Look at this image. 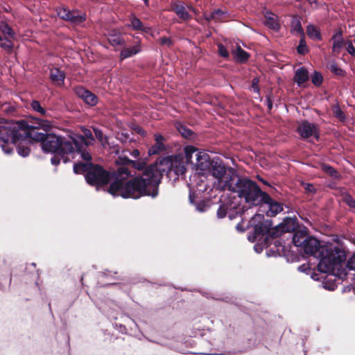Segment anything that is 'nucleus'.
<instances>
[{
  "mask_svg": "<svg viewBox=\"0 0 355 355\" xmlns=\"http://www.w3.org/2000/svg\"><path fill=\"white\" fill-rule=\"evenodd\" d=\"M346 49L352 56L355 57V47L351 41L347 42Z\"/></svg>",
  "mask_w": 355,
  "mask_h": 355,
  "instance_id": "49",
  "label": "nucleus"
},
{
  "mask_svg": "<svg viewBox=\"0 0 355 355\" xmlns=\"http://www.w3.org/2000/svg\"><path fill=\"white\" fill-rule=\"evenodd\" d=\"M339 40H343V31L341 30L336 31V33L334 34L331 38V40L333 42L339 41Z\"/></svg>",
  "mask_w": 355,
  "mask_h": 355,
  "instance_id": "50",
  "label": "nucleus"
},
{
  "mask_svg": "<svg viewBox=\"0 0 355 355\" xmlns=\"http://www.w3.org/2000/svg\"><path fill=\"white\" fill-rule=\"evenodd\" d=\"M126 151H122V154L118 157L115 162L119 166L114 172L115 180L112 182L107 191L113 196H121L123 198H132V197H124L125 188L127 183L130 180H128L131 176L129 168H132L138 171L146 170L147 168L146 159L139 158L137 160H132L125 155Z\"/></svg>",
  "mask_w": 355,
  "mask_h": 355,
  "instance_id": "3",
  "label": "nucleus"
},
{
  "mask_svg": "<svg viewBox=\"0 0 355 355\" xmlns=\"http://www.w3.org/2000/svg\"><path fill=\"white\" fill-rule=\"evenodd\" d=\"M92 165L93 163L91 162V160L86 161V162H77L73 165V172L76 174H84L85 176L88 171L91 169Z\"/></svg>",
  "mask_w": 355,
  "mask_h": 355,
  "instance_id": "27",
  "label": "nucleus"
},
{
  "mask_svg": "<svg viewBox=\"0 0 355 355\" xmlns=\"http://www.w3.org/2000/svg\"><path fill=\"white\" fill-rule=\"evenodd\" d=\"M267 106L269 110H271L272 107V102L270 98L267 99Z\"/></svg>",
  "mask_w": 355,
  "mask_h": 355,
  "instance_id": "56",
  "label": "nucleus"
},
{
  "mask_svg": "<svg viewBox=\"0 0 355 355\" xmlns=\"http://www.w3.org/2000/svg\"><path fill=\"white\" fill-rule=\"evenodd\" d=\"M328 68L331 72L336 76L345 77L346 75L345 71L338 67V64L335 61H332L329 63Z\"/></svg>",
  "mask_w": 355,
  "mask_h": 355,
  "instance_id": "35",
  "label": "nucleus"
},
{
  "mask_svg": "<svg viewBox=\"0 0 355 355\" xmlns=\"http://www.w3.org/2000/svg\"><path fill=\"white\" fill-rule=\"evenodd\" d=\"M185 157L187 162L193 164V157L195 158L200 153L198 148L193 146H187L184 148Z\"/></svg>",
  "mask_w": 355,
  "mask_h": 355,
  "instance_id": "31",
  "label": "nucleus"
},
{
  "mask_svg": "<svg viewBox=\"0 0 355 355\" xmlns=\"http://www.w3.org/2000/svg\"><path fill=\"white\" fill-rule=\"evenodd\" d=\"M88 144L89 143H87L81 135L73 133L66 138L55 134L47 133L41 145L44 151L64 157L75 151L83 152L82 148Z\"/></svg>",
  "mask_w": 355,
  "mask_h": 355,
  "instance_id": "4",
  "label": "nucleus"
},
{
  "mask_svg": "<svg viewBox=\"0 0 355 355\" xmlns=\"http://www.w3.org/2000/svg\"><path fill=\"white\" fill-rule=\"evenodd\" d=\"M50 79L58 86L64 85L65 73L60 69L53 67L50 69Z\"/></svg>",
  "mask_w": 355,
  "mask_h": 355,
  "instance_id": "21",
  "label": "nucleus"
},
{
  "mask_svg": "<svg viewBox=\"0 0 355 355\" xmlns=\"http://www.w3.org/2000/svg\"><path fill=\"white\" fill-rule=\"evenodd\" d=\"M12 129H7L1 132L0 137V146L6 154H10L12 152L14 148L19 155L21 157H27L30 152V141L24 137L10 138L11 134L10 131Z\"/></svg>",
  "mask_w": 355,
  "mask_h": 355,
  "instance_id": "7",
  "label": "nucleus"
},
{
  "mask_svg": "<svg viewBox=\"0 0 355 355\" xmlns=\"http://www.w3.org/2000/svg\"><path fill=\"white\" fill-rule=\"evenodd\" d=\"M218 53L221 57H223L224 58H229V56H230L229 52L227 50L226 47L223 44L219 43L218 44Z\"/></svg>",
  "mask_w": 355,
  "mask_h": 355,
  "instance_id": "46",
  "label": "nucleus"
},
{
  "mask_svg": "<svg viewBox=\"0 0 355 355\" xmlns=\"http://www.w3.org/2000/svg\"><path fill=\"white\" fill-rule=\"evenodd\" d=\"M266 21L264 24L270 29L273 30L275 31H278L280 29V24L277 19V16L271 12H267V15L265 16Z\"/></svg>",
  "mask_w": 355,
  "mask_h": 355,
  "instance_id": "23",
  "label": "nucleus"
},
{
  "mask_svg": "<svg viewBox=\"0 0 355 355\" xmlns=\"http://www.w3.org/2000/svg\"><path fill=\"white\" fill-rule=\"evenodd\" d=\"M306 34L308 37L312 40L321 41L322 37L320 31L314 25L310 24L306 27Z\"/></svg>",
  "mask_w": 355,
  "mask_h": 355,
  "instance_id": "30",
  "label": "nucleus"
},
{
  "mask_svg": "<svg viewBox=\"0 0 355 355\" xmlns=\"http://www.w3.org/2000/svg\"><path fill=\"white\" fill-rule=\"evenodd\" d=\"M342 200L347 205H348L350 208H355V200L353 197L348 193H345L342 194Z\"/></svg>",
  "mask_w": 355,
  "mask_h": 355,
  "instance_id": "41",
  "label": "nucleus"
},
{
  "mask_svg": "<svg viewBox=\"0 0 355 355\" xmlns=\"http://www.w3.org/2000/svg\"><path fill=\"white\" fill-rule=\"evenodd\" d=\"M259 80L257 78H254L252 83V88L254 92H259V88L258 86Z\"/></svg>",
  "mask_w": 355,
  "mask_h": 355,
  "instance_id": "53",
  "label": "nucleus"
},
{
  "mask_svg": "<svg viewBox=\"0 0 355 355\" xmlns=\"http://www.w3.org/2000/svg\"><path fill=\"white\" fill-rule=\"evenodd\" d=\"M56 12L58 16L65 21L71 24L79 25L87 19V15L78 9L70 10L67 6L62 5L57 7Z\"/></svg>",
  "mask_w": 355,
  "mask_h": 355,
  "instance_id": "11",
  "label": "nucleus"
},
{
  "mask_svg": "<svg viewBox=\"0 0 355 355\" xmlns=\"http://www.w3.org/2000/svg\"><path fill=\"white\" fill-rule=\"evenodd\" d=\"M232 54L236 62L240 64L245 63L250 57V53L243 50L240 46H237L236 50L232 52Z\"/></svg>",
  "mask_w": 355,
  "mask_h": 355,
  "instance_id": "26",
  "label": "nucleus"
},
{
  "mask_svg": "<svg viewBox=\"0 0 355 355\" xmlns=\"http://www.w3.org/2000/svg\"><path fill=\"white\" fill-rule=\"evenodd\" d=\"M259 180L261 181L263 184L270 186L269 183L261 178H258Z\"/></svg>",
  "mask_w": 355,
  "mask_h": 355,
  "instance_id": "57",
  "label": "nucleus"
},
{
  "mask_svg": "<svg viewBox=\"0 0 355 355\" xmlns=\"http://www.w3.org/2000/svg\"><path fill=\"white\" fill-rule=\"evenodd\" d=\"M51 163L54 165H58L60 163V159L56 157H53L51 158Z\"/></svg>",
  "mask_w": 355,
  "mask_h": 355,
  "instance_id": "55",
  "label": "nucleus"
},
{
  "mask_svg": "<svg viewBox=\"0 0 355 355\" xmlns=\"http://www.w3.org/2000/svg\"><path fill=\"white\" fill-rule=\"evenodd\" d=\"M236 229L240 232H244L245 230L241 223H238L236 226Z\"/></svg>",
  "mask_w": 355,
  "mask_h": 355,
  "instance_id": "54",
  "label": "nucleus"
},
{
  "mask_svg": "<svg viewBox=\"0 0 355 355\" xmlns=\"http://www.w3.org/2000/svg\"><path fill=\"white\" fill-rule=\"evenodd\" d=\"M51 127V121L48 119L35 118L31 124L21 120L12 126L14 130L10 131L12 135L10 138L21 137L28 140L31 139L35 141H40L42 144Z\"/></svg>",
  "mask_w": 355,
  "mask_h": 355,
  "instance_id": "5",
  "label": "nucleus"
},
{
  "mask_svg": "<svg viewBox=\"0 0 355 355\" xmlns=\"http://www.w3.org/2000/svg\"><path fill=\"white\" fill-rule=\"evenodd\" d=\"M297 52L298 54L304 55L309 52V49L305 41V35L300 36L299 44L297 46Z\"/></svg>",
  "mask_w": 355,
  "mask_h": 355,
  "instance_id": "38",
  "label": "nucleus"
},
{
  "mask_svg": "<svg viewBox=\"0 0 355 355\" xmlns=\"http://www.w3.org/2000/svg\"><path fill=\"white\" fill-rule=\"evenodd\" d=\"M345 260L342 262L338 268L335 270L334 273H332L333 275H336L338 276L344 275L345 276L347 275V272L345 271L346 269H347L349 271L354 270L355 271V254H353L347 261L346 263V268L345 269H343L340 272V268L343 266V264L345 263Z\"/></svg>",
  "mask_w": 355,
  "mask_h": 355,
  "instance_id": "24",
  "label": "nucleus"
},
{
  "mask_svg": "<svg viewBox=\"0 0 355 355\" xmlns=\"http://www.w3.org/2000/svg\"><path fill=\"white\" fill-rule=\"evenodd\" d=\"M144 1L146 6L148 5V0H144Z\"/></svg>",
  "mask_w": 355,
  "mask_h": 355,
  "instance_id": "60",
  "label": "nucleus"
},
{
  "mask_svg": "<svg viewBox=\"0 0 355 355\" xmlns=\"http://www.w3.org/2000/svg\"><path fill=\"white\" fill-rule=\"evenodd\" d=\"M155 144L148 149L150 156L158 155L162 152L166 150V146L164 144L166 139L162 135H155Z\"/></svg>",
  "mask_w": 355,
  "mask_h": 355,
  "instance_id": "18",
  "label": "nucleus"
},
{
  "mask_svg": "<svg viewBox=\"0 0 355 355\" xmlns=\"http://www.w3.org/2000/svg\"><path fill=\"white\" fill-rule=\"evenodd\" d=\"M304 189L306 191H309L310 193H315L316 192V189L315 188V187L311 184H309V183H306L304 184Z\"/></svg>",
  "mask_w": 355,
  "mask_h": 355,
  "instance_id": "51",
  "label": "nucleus"
},
{
  "mask_svg": "<svg viewBox=\"0 0 355 355\" xmlns=\"http://www.w3.org/2000/svg\"><path fill=\"white\" fill-rule=\"evenodd\" d=\"M141 51V46L139 44L134 45L129 48H124L121 50L120 53L121 60H124L135 55Z\"/></svg>",
  "mask_w": 355,
  "mask_h": 355,
  "instance_id": "28",
  "label": "nucleus"
},
{
  "mask_svg": "<svg viewBox=\"0 0 355 355\" xmlns=\"http://www.w3.org/2000/svg\"><path fill=\"white\" fill-rule=\"evenodd\" d=\"M209 171L218 180L219 184H221L222 190H227L229 185L237 175L234 168L225 166L220 159H213Z\"/></svg>",
  "mask_w": 355,
  "mask_h": 355,
  "instance_id": "8",
  "label": "nucleus"
},
{
  "mask_svg": "<svg viewBox=\"0 0 355 355\" xmlns=\"http://www.w3.org/2000/svg\"><path fill=\"white\" fill-rule=\"evenodd\" d=\"M309 236L304 231H296L293 234L292 243L297 247L302 248L304 242L307 240Z\"/></svg>",
  "mask_w": 355,
  "mask_h": 355,
  "instance_id": "25",
  "label": "nucleus"
},
{
  "mask_svg": "<svg viewBox=\"0 0 355 355\" xmlns=\"http://www.w3.org/2000/svg\"><path fill=\"white\" fill-rule=\"evenodd\" d=\"M108 41L112 46L121 45L123 42V38L120 35L113 34L110 35Z\"/></svg>",
  "mask_w": 355,
  "mask_h": 355,
  "instance_id": "42",
  "label": "nucleus"
},
{
  "mask_svg": "<svg viewBox=\"0 0 355 355\" xmlns=\"http://www.w3.org/2000/svg\"><path fill=\"white\" fill-rule=\"evenodd\" d=\"M196 167L200 171H209L213 163V160L210 159L209 155L202 152L196 157Z\"/></svg>",
  "mask_w": 355,
  "mask_h": 355,
  "instance_id": "19",
  "label": "nucleus"
},
{
  "mask_svg": "<svg viewBox=\"0 0 355 355\" xmlns=\"http://www.w3.org/2000/svg\"><path fill=\"white\" fill-rule=\"evenodd\" d=\"M259 206L264 209L266 216L269 217H274L284 210L283 203L275 200L266 192L260 199Z\"/></svg>",
  "mask_w": 355,
  "mask_h": 355,
  "instance_id": "13",
  "label": "nucleus"
},
{
  "mask_svg": "<svg viewBox=\"0 0 355 355\" xmlns=\"http://www.w3.org/2000/svg\"><path fill=\"white\" fill-rule=\"evenodd\" d=\"M345 44V41L343 40H339V41L333 42L332 46V51L334 53L339 54L341 49L343 47Z\"/></svg>",
  "mask_w": 355,
  "mask_h": 355,
  "instance_id": "44",
  "label": "nucleus"
},
{
  "mask_svg": "<svg viewBox=\"0 0 355 355\" xmlns=\"http://www.w3.org/2000/svg\"><path fill=\"white\" fill-rule=\"evenodd\" d=\"M0 46L8 54H11L13 52L14 44L9 37L0 35Z\"/></svg>",
  "mask_w": 355,
  "mask_h": 355,
  "instance_id": "32",
  "label": "nucleus"
},
{
  "mask_svg": "<svg viewBox=\"0 0 355 355\" xmlns=\"http://www.w3.org/2000/svg\"><path fill=\"white\" fill-rule=\"evenodd\" d=\"M190 9H191V10H193V11H195V9H194L193 8H192V7H191V8H190Z\"/></svg>",
  "mask_w": 355,
  "mask_h": 355,
  "instance_id": "62",
  "label": "nucleus"
},
{
  "mask_svg": "<svg viewBox=\"0 0 355 355\" xmlns=\"http://www.w3.org/2000/svg\"><path fill=\"white\" fill-rule=\"evenodd\" d=\"M112 178V173L97 164H93L85 175L86 182L92 187H95L97 190L107 185Z\"/></svg>",
  "mask_w": 355,
  "mask_h": 355,
  "instance_id": "9",
  "label": "nucleus"
},
{
  "mask_svg": "<svg viewBox=\"0 0 355 355\" xmlns=\"http://www.w3.org/2000/svg\"><path fill=\"white\" fill-rule=\"evenodd\" d=\"M94 132L96 136V137L98 139V141L101 142H103L104 140H107V137L106 136H104L102 130L98 129V128H94Z\"/></svg>",
  "mask_w": 355,
  "mask_h": 355,
  "instance_id": "47",
  "label": "nucleus"
},
{
  "mask_svg": "<svg viewBox=\"0 0 355 355\" xmlns=\"http://www.w3.org/2000/svg\"><path fill=\"white\" fill-rule=\"evenodd\" d=\"M297 132L300 137L306 139L311 137H314L317 141L320 139L319 129L315 123H310L305 120L303 121L297 128Z\"/></svg>",
  "mask_w": 355,
  "mask_h": 355,
  "instance_id": "14",
  "label": "nucleus"
},
{
  "mask_svg": "<svg viewBox=\"0 0 355 355\" xmlns=\"http://www.w3.org/2000/svg\"><path fill=\"white\" fill-rule=\"evenodd\" d=\"M171 10H173L181 19L184 21H189L191 19V15L186 10L185 6L182 3H174L171 6Z\"/></svg>",
  "mask_w": 355,
  "mask_h": 355,
  "instance_id": "20",
  "label": "nucleus"
},
{
  "mask_svg": "<svg viewBox=\"0 0 355 355\" xmlns=\"http://www.w3.org/2000/svg\"><path fill=\"white\" fill-rule=\"evenodd\" d=\"M125 153L127 152H129L130 155L133 157L135 159H139L140 156V151L138 149H135L132 152L129 151L128 150H125Z\"/></svg>",
  "mask_w": 355,
  "mask_h": 355,
  "instance_id": "52",
  "label": "nucleus"
},
{
  "mask_svg": "<svg viewBox=\"0 0 355 355\" xmlns=\"http://www.w3.org/2000/svg\"><path fill=\"white\" fill-rule=\"evenodd\" d=\"M311 82L315 86H320L323 82V76L321 73L318 71H314L311 76Z\"/></svg>",
  "mask_w": 355,
  "mask_h": 355,
  "instance_id": "43",
  "label": "nucleus"
},
{
  "mask_svg": "<svg viewBox=\"0 0 355 355\" xmlns=\"http://www.w3.org/2000/svg\"><path fill=\"white\" fill-rule=\"evenodd\" d=\"M227 190L237 193L240 198H243L246 203L252 206H259L260 199L265 193L254 181L240 177L238 174Z\"/></svg>",
  "mask_w": 355,
  "mask_h": 355,
  "instance_id": "6",
  "label": "nucleus"
},
{
  "mask_svg": "<svg viewBox=\"0 0 355 355\" xmlns=\"http://www.w3.org/2000/svg\"><path fill=\"white\" fill-rule=\"evenodd\" d=\"M74 91L76 95L89 105L94 106L97 104L98 97L83 86L76 87Z\"/></svg>",
  "mask_w": 355,
  "mask_h": 355,
  "instance_id": "15",
  "label": "nucleus"
},
{
  "mask_svg": "<svg viewBox=\"0 0 355 355\" xmlns=\"http://www.w3.org/2000/svg\"><path fill=\"white\" fill-rule=\"evenodd\" d=\"M307 1H308L310 4H313V3H317V0H307Z\"/></svg>",
  "mask_w": 355,
  "mask_h": 355,
  "instance_id": "58",
  "label": "nucleus"
},
{
  "mask_svg": "<svg viewBox=\"0 0 355 355\" xmlns=\"http://www.w3.org/2000/svg\"><path fill=\"white\" fill-rule=\"evenodd\" d=\"M0 31L3 34L4 37L10 39H15V33L12 28L6 22H1L0 24Z\"/></svg>",
  "mask_w": 355,
  "mask_h": 355,
  "instance_id": "33",
  "label": "nucleus"
},
{
  "mask_svg": "<svg viewBox=\"0 0 355 355\" xmlns=\"http://www.w3.org/2000/svg\"><path fill=\"white\" fill-rule=\"evenodd\" d=\"M4 105L8 107V108L5 109L6 111H8V110L10 108V106L9 105H8V104H4Z\"/></svg>",
  "mask_w": 355,
  "mask_h": 355,
  "instance_id": "59",
  "label": "nucleus"
},
{
  "mask_svg": "<svg viewBox=\"0 0 355 355\" xmlns=\"http://www.w3.org/2000/svg\"><path fill=\"white\" fill-rule=\"evenodd\" d=\"M291 27L293 31L300 34L301 36L304 35L301 21L297 17H295L293 18Z\"/></svg>",
  "mask_w": 355,
  "mask_h": 355,
  "instance_id": "37",
  "label": "nucleus"
},
{
  "mask_svg": "<svg viewBox=\"0 0 355 355\" xmlns=\"http://www.w3.org/2000/svg\"><path fill=\"white\" fill-rule=\"evenodd\" d=\"M302 248L306 254L319 259L318 269L323 273H334L347 257L346 251L342 246L333 243L320 245V241L312 236L308 237Z\"/></svg>",
  "mask_w": 355,
  "mask_h": 355,
  "instance_id": "2",
  "label": "nucleus"
},
{
  "mask_svg": "<svg viewBox=\"0 0 355 355\" xmlns=\"http://www.w3.org/2000/svg\"><path fill=\"white\" fill-rule=\"evenodd\" d=\"M334 116L340 121H344L346 119L345 113L342 111L340 107H336L334 109Z\"/></svg>",
  "mask_w": 355,
  "mask_h": 355,
  "instance_id": "45",
  "label": "nucleus"
},
{
  "mask_svg": "<svg viewBox=\"0 0 355 355\" xmlns=\"http://www.w3.org/2000/svg\"><path fill=\"white\" fill-rule=\"evenodd\" d=\"M80 282H81L82 284L83 285V276L81 277Z\"/></svg>",
  "mask_w": 355,
  "mask_h": 355,
  "instance_id": "61",
  "label": "nucleus"
},
{
  "mask_svg": "<svg viewBox=\"0 0 355 355\" xmlns=\"http://www.w3.org/2000/svg\"><path fill=\"white\" fill-rule=\"evenodd\" d=\"M260 218L257 224H254L253 220H250V223L253 225L254 227V239L252 241H254L259 236L265 237L266 244L267 245H271L273 242L270 241V239L276 240L272 237L271 231L273 228H272V221L270 220L264 219L263 216L259 214L257 216L256 219Z\"/></svg>",
  "mask_w": 355,
  "mask_h": 355,
  "instance_id": "10",
  "label": "nucleus"
},
{
  "mask_svg": "<svg viewBox=\"0 0 355 355\" xmlns=\"http://www.w3.org/2000/svg\"><path fill=\"white\" fill-rule=\"evenodd\" d=\"M159 43L162 45H166L167 46H171L173 44V42L170 37H162L159 38Z\"/></svg>",
  "mask_w": 355,
  "mask_h": 355,
  "instance_id": "48",
  "label": "nucleus"
},
{
  "mask_svg": "<svg viewBox=\"0 0 355 355\" xmlns=\"http://www.w3.org/2000/svg\"><path fill=\"white\" fill-rule=\"evenodd\" d=\"M176 166L171 156L159 158L155 163L147 166L142 175L136 176L127 183L124 197L139 199L142 196L155 198L159 195V184L164 173L167 175L175 171Z\"/></svg>",
  "mask_w": 355,
  "mask_h": 355,
  "instance_id": "1",
  "label": "nucleus"
},
{
  "mask_svg": "<svg viewBox=\"0 0 355 355\" xmlns=\"http://www.w3.org/2000/svg\"><path fill=\"white\" fill-rule=\"evenodd\" d=\"M309 71L308 70L302 67L297 69L293 77L294 81L297 84L298 86H302L304 83L309 80Z\"/></svg>",
  "mask_w": 355,
  "mask_h": 355,
  "instance_id": "22",
  "label": "nucleus"
},
{
  "mask_svg": "<svg viewBox=\"0 0 355 355\" xmlns=\"http://www.w3.org/2000/svg\"><path fill=\"white\" fill-rule=\"evenodd\" d=\"M31 107L33 109V110L40 113V115L44 118H47L49 115L46 110L41 105L38 101H33L31 103Z\"/></svg>",
  "mask_w": 355,
  "mask_h": 355,
  "instance_id": "34",
  "label": "nucleus"
},
{
  "mask_svg": "<svg viewBox=\"0 0 355 355\" xmlns=\"http://www.w3.org/2000/svg\"><path fill=\"white\" fill-rule=\"evenodd\" d=\"M83 133H84V135H83V136L84 139H85L87 143L89 142V144H88V145H87V146H84L82 148L83 152H77V153L80 155L83 159H84L85 161H89V160H92V157L91 153L87 149L89 146H90L93 144L94 139L93 137L92 132L90 130L85 128L83 130Z\"/></svg>",
  "mask_w": 355,
  "mask_h": 355,
  "instance_id": "17",
  "label": "nucleus"
},
{
  "mask_svg": "<svg viewBox=\"0 0 355 355\" xmlns=\"http://www.w3.org/2000/svg\"><path fill=\"white\" fill-rule=\"evenodd\" d=\"M131 26L135 31H141L144 33H148L150 28L144 26L142 21L136 16H132L130 18Z\"/></svg>",
  "mask_w": 355,
  "mask_h": 355,
  "instance_id": "29",
  "label": "nucleus"
},
{
  "mask_svg": "<svg viewBox=\"0 0 355 355\" xmlns=\"http://www.w3.org/2000/svg\"><path fill=\"white\" fill-rule=\"evenodd\" d=\"M234 212H235V214H241V209L237 210L236 206L232 202H227L223 203L219 206L216 214L218 218H225L228 215V217L232 220L235 217Z\"/></svg>",
  "mask_w": 355,
  "mask_h": 355,
  "instance_id": "16",
  "label": "nucleus"
},
{
  "mask_svg": "<svg viewBox=\"0 0 355 355\" xmlns=\"http://www.w3.org/2000/svg\"><path fill=\"white\" fill-rule=\"evenodd\" d=\"M321 168L322 171H324L326 174L329 175L331 178L338 180L340 179V176L338 174V171L331 166L323 164L321 166Z\"/></svg>",
  "mask_w": 355,
  "mask_h": 355,
  "instance_id": "36",
  "label": "nucleus"
},
{
  "mask_svg": "<svg viewBox=\"0 0 355 355\" xmlns=\"http://www.w3.org/2000/svg\"><path fill=\"white\" fill-rule=\"evenodd\" d=\"M297 227V224L295 218H286L282 223L273 227L271 231L272 237L276 239V240L273 241V244L276 246H282V241L278 238L285 233L293 234Z\"/></svg>",
  "mask_w": 355,
  "mask_h": 355,
  "instance_id": "12",
  "label": "nucleus"
},
{
  "mask_svg": "<svg viewBox=\"0 0 355 355\" xmlns=\"http://www.w3.org/2000/svg\"><path fill=\"white\" fill-rule=\"evenodd\" d=\"M177 128L181 135L186 139H191L194 135V132L184 125L180 124Z\"/></svg>",
  "mask_w": 355,
  "mask_h": 355,
  "instance_id": "39",
  "label": "nucleus"
},
{
  "mask_svg": "<svg viewBox=\"0 0 355 355\" xmlns=\"http://www.w3.org/2000/svg\"><path fill=\"white\" fill-rule=\"evenodd\" d=\"M225 14V12L218 8L214 10L209 15L205 16V19L209 21L211 20L218 21L220 20Z\"/></svg>",
  "mask_w": 355,
  "mask_h": 355,
  "instance_id": "40",
  "label": "nucleus"
}]
</instances>
